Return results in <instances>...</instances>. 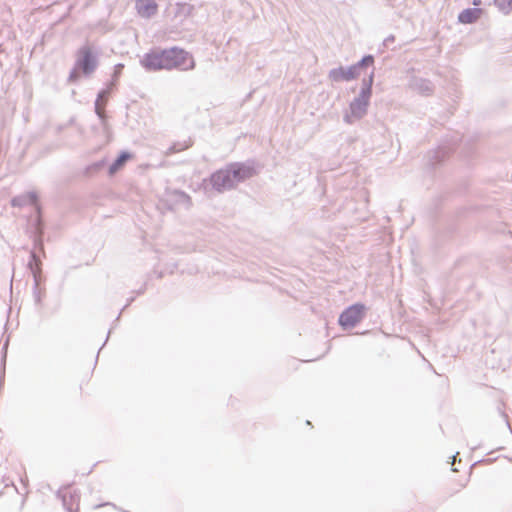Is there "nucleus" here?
Instances as JSON below:
<instances>
[{"label": "nucleus", "instance_id": "18", "mask_svg": "<svg viewBox=\"0 0 512 512\" xmlns=\"http://www.w3.org/2000/svg\"><path fill=\"white\" fill-rule=\"evenodd\" d=\"M494 4L504 14L512 11V0H494Z\"/></svg>", "mask_w": 512, "mask_h": 512}, {"label": "nucleus", "instance_id": "30", "mask_svg": "<svg viewBox=\"0 0 512 512\" xmlns=\"http://www.w3.org/2000/svg\"><path fill=\"white\" fill-rule=\"evenodd\" d=\"M134 300V298H130V300L128 301V303L124 306V308L122 310H124L132 301Z\"/></svg>", "mask_w": 512, "mask_h": 512}, {"label": "nucleus", "instance_id": "31", "mask_svg": "<svg viewBox=\"0 0 512 512\" xmlns=\"http://www.w3.org/2000/svg\"><path fill=\"white\" fill-rule=\"evenodd\" d=\"M101 165H102V162H98L95 164V168H99V167H101Z\"/></svg>", "mask_w": 512, "mask_h": 512}, {"label": "nucleus", "instance_id": "34", "mask_svg": "<svg viewBox=\"0 0 512 512\" xmlns=\"http://www.w3.org/2000/svg\"><path fill=\"white\" fill-rule=\"evenodd\" d=\"M348 106L352 110V102H350Z\"/></svg>", "mask_w": 512, "mask_h": 512}, {"label": "nucleus", "instance_id": "13", "mask_svg": "<svg viewBox=\"0 0 512 512\" xmlns=\"http://www.w3.org/2000/svg\"><path fill=\"white\" fill-rule=\"evenodd\" d=\"M37 200H38V196H37L36 192L31 191V192H27L25 194L13 197L11 200V205L13 207H23V206H26L29 204L35 205L37 203Z\"/></svg>", "mask_w": 512, "mask_h": 512}, {"label": "nucleus", "instance_id": "16", "mask_svg": "<svg viewBox=\"0 0 512 512\" xmlns=\"http://www.w3.org/2000/svg\"><path fill=\"white\" fill-rule=\"evenodd\" d=\"M338 323L344 330L352 327V305L346 307L345 310L340 314Z\"/></svg>", "mask_w": 512, "mask_h": 512}, {"label": "nucleus", "instance_id": "6", "mask_svg": "<svg viewBox=\"0 0 512 512\" xmlns=\"http://www.w3.org/2000/svg\"><path fill=\"white\" fill-rule=\"evenodd\" d=\"M230 174L234 179L235 185L243 182L256 174L255 166L252 162H233L228 164Z\"/></svg>", "mask_w": 512, "mask_h": 512}, {"label": "nucleus", "instance_id": "15", "mask_svg": "<svg viewBox=\"0 0 512 512\" xmlns=\"http://www.w3.org/2000/svg\"><path fill=\"white\" fill-rule=\"evenodd\" d=\"M132 158V153L128 151H121L117 158L112 162L109 166L108 173L109 175H114L120 169L124 167L128 160Z\"/></svg>", "mask_w": 512, "mask_h": 512}, {"label": "nucleus", "instance_id": "11", "mask_svg": "<svg viewBox=\"0 0 512 512\" xmlns=\"http://www.w3.org/2000/svg\"><path fill=\"white\" fill-rule=\"evenodd\" d=\"M453 151V148L448 146H439L436 150H433L429 154V163L431 166L441 164Z\"/></svg>", "mask_w": 512, "mask_h": 512}, {"label": "nucleus", "instance_id": "4", "mask_svg": "<svg viewBox=\"0 0 512 512\" xmlns=\"http://www.w3.org/2000/svg\"><path fill=\"white\" fill-rule=\"evenodd\" d=\"M37 250L44 253V246L41 237V233L34 240V249L30 252V260L28 262V268L32 272L34 285L33 287H39L41 282V260L37 254Z\"/></svg>", "mask_w": 512, "mask_h": 512}, {"label": "nucleus", "instance_id": "9", "mask_svg": "<svg viewBox=\"0 0 512 512\" xmlns=\"http://www.w3.org/2000/svg\"><path fill=\"white\" fill-rule=\"evenodd\" d=\"M483 10L478 7L466 8L458 14V22L461 24H473L481 17Z\"/></svg>", "mask_w": 512, "mask_h": 512}, {"label": "nucleus", "instance_id": "32", "mask_svg": "<svg viewBox=\"0 0 512 512\" xmlns=\"http://www.w3.org/2000/svg\"><path fill=\"white\" fill-rule=\"evenodd\" d=\"M481 462H487V463H491V462H492V459H487V460H481Z\"/></svg>", "mask_w": 512, "mask_h": 512}, {"label": "nucleus", "instance_id": "12", "mask_svg": "<svg viewBox=\"0 0 512 512\" xmlns=\"http://www.w3.org/2000/svg\"><path fill=\"white\" fill-rule=\"evenodd\" d=\"M110 95V89H102L99 91L97 98L94 103L95 113L99 117V119L104 122L105 120V112L104 107L108 101V97Z\"/></svg>", "mask_w": 512, "mask_h": 512}, {"label": "nucleus", "instance_id": "22", "mask_svg": "<svg viewBox=\"0 0 512 512\" xmlns=\"http://www.w3.org/2000/svg\"><path fill=\"white\" fill-rule=\"evenodd\" d=\"M79 78V70L75 67L74 69L71 70V72L69 73V76H68V81L69 82H75L77 81Z\"/></svg>", "mask_w": 512, "mask_h": 512}, {"label": "nucleus", "instance_id": "17", "mask_svg": "<svg viewBox=\"0 0 512 512\" xmlns=\"http://www.w3.org/2000/svg\"><path fill=\"white\" fill-rule=\"evenodd\" d=\"M366 306L362 303H354V328L363 319Z\"/></svg>", "mask_w": 512, "mask_h": 512}, {"label": "nucleus", "instance_id": "3", "mask_svg": "<svg viewBox=\"0 0 512 512\" xmlns=\"http://www.w3.org/2000/svg\"><path fill=\"white\" fill-rule=\"evenodd\" d=\"M98 56L93 52L92 47L83 45L76 53V68L85 76L91 75L98 67Z\"/></svg>", "mask_w": 512, "mask_h": 512}, {"label": "nucleus", "instance_id": "35", "mask_svg": "<svg viewBox=\"0 0 512 512\" xmlns=\"http://www.w3.org/2000/svg\"><path fill=\"white\" fill-rule=\"evenodd\" d=\"M110 331L108 332V335L106 336V341L109 339Z\"/></svg>", "mask_w": 512, "mask_h": 512}, {"label": "nucleus", "instance_id": "28", "mask_svg": "<svg viewBox=\"0 0 512 512\" xmlns=\"http://www.w3.org/2000/svg\"><path fill=\"white\" fill-rule=\"evenodd\" d=\"M457 457H458V453H456L455 455L452 456V460H453L452 464L455 463Z\"/></svg>", "mask_w": 512, "mask_h": 512}, {"label": "nucleus", "instance_id": "25", "mask_svg": "<svg viewBox=\"0 0 512 512\" xmlns=\"http://www.w3.org/2000/svg\"><path fill=\"white\" fill-rule=\"evenodd\" d=\"M357 195H358V197L363 198L365 202L368 201L367 192L364 189L357 191Z\"/></svg>", "mask_w": 512, "mask_h": 512}, {"label": "nucleus", "instance_id": "5", "mask_svg": "<svg viewBox=\"0 0 512 512\" xmlns=\"http://www.w3.org/2000/svg\"><path fill=\"white\" fill-rule=\"evenodd\" d=\"M210 183L214 190H216L219 193H222L227 190H231L235 188L234 179L232 178V175L230 174V170L228 168V165L223 168L219 169L216 172H214L210 176Z\"/></svg>", "mask_w": 512, "mask_h": 512}, {"label": "nucleus", "instance_id": "21", "mask_svg": "<svg viewBox=\"0 0 512 512\" xmlns=\"http://www.w3.org/2000/svg\"><path fill=\"white\" fill-rule=\"evenodd\" d=\"M32 294L35 305L41 307L42 298L45 296V290L40 289V287H33Z\"/></svg>", "mask_w": 512, "mask_h": 512}, {"label": "nucleus", "instance_id": "29", "mask_svg": "<svg viewBox=\"0 0 512 512\" xmlns=\"http://www.w3.org/2000/svg\"><path fill=\"white\" fill-rule=\"evenodd\" d=\"M7 347H8V340H6V342L4 343L3 350L6 351Z\"/></svg>", "mask_w": 512, "mask_h": 512}, {"label": "nucleus", "instance_id": "1", "mask_svg": "<svg viewBox=\"0 0 512 512\" xmlns=\"http://www.w3.org/2000/svg\"><path fill=\"white\" fill-rule=\"evenodd\" d=\"M140 62L147 71L171 70L174 68L188 71L195 67L193 57L187 51L178 47L152 50L146 53Z\"/></svg>", "mask_w": 512, "mask_h": 512}, {"label": "nucleus", "instance_id": "10", "mask_svg": "<svg viewBox=\"0 0 512 512\" xmlns=\"http://www.w3.org/2000/svg\"><path fill=\"white\" fill-rule=\"evenodd\" d=\"M136 7L140 16L145 18H150L155 15L158 9L155 0H137Z\"/></svg>", "mask_w": 512, "mask_h": 512}, {"label": "nucleus", "instance_id": "33", "mask_svg": "<svg viewBox=\"0 0 512 512\" xmlns=\"http://www.w3.org/2000/svg\"><path fill=\"white\" fill-rule=\"evenodd\" d=\"M504 416H505V418H506L507 426L510 428V423H509V422H508V420H507V416H506V415H504Z\"/></svg>", "mask_w": 512, "mask_h": 512}, {"label": "nucleus", "instance_id": "20", "mask_svg": "<svg viewBox=\"0 0 512 512\" xmlns=\"http://www.w3.org/2000/svg\"><path fill=\"white\" fill-rule=\"evenodd\" d=\"M191 146V141H184L183 143L177 142L170 146L168 149L169 154L183 151Z\"/></svg>", "mask_w": 512, "mask_h": 512}, {"label": "nucleus", "instance_id": "2", "mask_svg": "<svg viewBox=\"0 0 512 512\" xmlns=\"http://www.w3.org/2000/svg\"><path fill=\"white\" fill-rule=\"evenodd\" d=\"M374 56L364 55L358 62L354 63V79L360 74L361 70L372 67L367 77L362 80V86L358 97H354V118L362 117L367 111V107L372 95V85L374 81Z\"/></svg>", "mask_w": 512, "mask_h": 512}, {"label": "nucleus", "instance_id": "14", "mask_svg": "<svg viewBox=\"0 0 512 512\" xmlns=\"http://www.w3.org/2000/svg\"><path fill=\"white\" fill-rule=\"evenodd\" d=\"M329 77L332 81H351L352 80V65L346 68H334L329 72Z\"/></svg>", "mask_w": 512, "mask_h": 512}, {"label": "nucleus", "instance_id": "7", "mask_svg": "<svg viewBox=\"0 0 512 512\" xmlns=\"http://www.w3.org/2000/svg\"><path fill=\"white\" fill-rule=\"evenodd\" d=\"M408 86L422 96H430L434 92V85L429 79L411 76Z\"/></svg>", "mask_w": 512, "mask_h": 512}, {"label": "nucleus", "instance_id": "26", "mask_svg": "<svg viewBox=\"0 0 512 512\" xmlns=\"http://www.w3.org/2000/svg\"><path fill=\"white\" fill-rule=\"evenodd\" d=\"M344 120H345L348 124L352 123V114H350V113L346 112V113H345V116H344Z\"/></svg>", "mask_w": 512, "mask_h": 512}, {"label": "nucleus", "instance_id": "27", "mask_svg": "<svg viewBox=\"0 0 512 512\" xmlns=\"http://www.w3.org/2000/svg\"><path fill=\"white\" fill-rule=\"evenodd\" d=\"M472 4H473L474 6H479V5L481 4V0H473V1H472Z\"/></svg>", "mask_w": 512, "mask_h": 512}, {"label": "nucleus", "instance_id": "8", "mask_svg": "<svg viewBox=\"0 0 512 512\" xmlns=\"http://www.w3.org/2000/svg\"><path fill=\"white\" fill-rule=\"evenodd\" d=\"M57 496L61 498L62 504L68 512L78 511L79 495L76 491L71 492L68 488L60 489Z\"/></svg>", "mask_w": 512, "mask_h": 512}, {"label": "nucleus", "instance_id": "19", "mask_svg": "<svg viewBox=\"0 0 512 512\" xmlns=\"http://www.w3.org/2000/svg\"><path fill=\"white\" fill-rule=\"evenodd\" d=\"M172 196L174 197L175 201L178 203H181L184 205L190 204L191 199H190L189 195L183 191L175 190V191H173Z\"/></svg>", "mask_w": 512, "mask_h": 512}, {"label": "nucleus", "instance_id": "24", "mask_svg": "<svg viewBox=\"0 0 512 512\" xmlns=\"http://www.w3.org/2000/svg\"><path fill=\"white\" fill-rule=\"evenodd\" d=\"M395 41L394 35H389L383 40V46L389 48L392 43Z\"/></svg>", "mask_w": 512, "mask_h": 512}, {"label": "nucleus", "instance_id": "23", "mask_svg": "<svg viewBox=\"0 0 512 512\" xmlns=\"http://www.w3.org/2000/svg\"><path fill=\"white\" fill-rule=\"evenodd\" d=\"M123 68H124V65H123V64H121V63H119V64L115 65V67H114V73H113V78H114L115 80L120 76V74H121V72H122Z\"/></svg>", "mask_w": 512, "mask_h": 512}]
</instances>
